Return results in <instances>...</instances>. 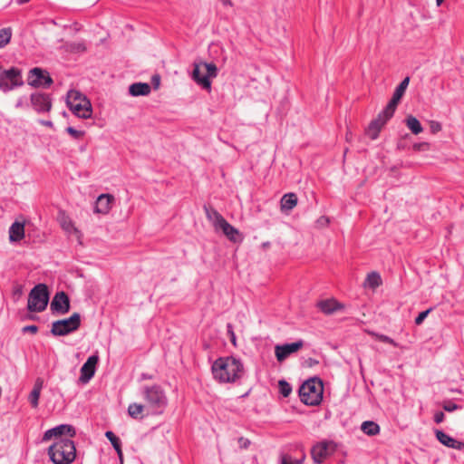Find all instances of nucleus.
I'll return each mask as SVG.
<instances>
[{
    "label": "nucleus",
    "mask_w": 464,
    "mask_h": 464,
    "mask_svg": "<svg viewBox=\"0 0 464 464\" xmlns=\"http://www.w3.org/2000/svg\"><path fill=\"white\" fill-rule=\"evenodd\" d=\"M213 378L218 383H236L245 374L242 361L234 356L218 357L211 366Z\"/></svg>",
    "instance_id": "f257e3e1"
},
{
    "label": "nucleus",
    "mask_w": 464,
    "mask_h": 464,
    "mask_svg": "<svg viewBox=\"0 0 464 464\" xmlns=\"http://www.w3.org/2000/svg\"><path fill=\"white\" fill-rule=\"evenodd\" d=\"M410 82V77H405L396 87L391 101L386 107L378 114V117L371 121L366 129V135L371 140H376L382 128L393 116L397 105L403 96Z\"/></svg>",
    "instance_id": "f03ea898"
},
{
    "label": "nucleus",
    "mask_w": 464,
    "mask_h": 464,
    "mask_svg": "<svg viewBox=\"0 0 464 464\" xmlns=\"http://www.w3.org/2000/svg\"><path fill=\"white\" fill-rule=\"evenodd\" d=\"M48 456L53 464H71L76 458V447L69 438H60L48 448Z\"/></svg>",
    "instance_id": "7ed1b4c3"
},
{
    "label": "nucleus",
    "mask_w": 464,
    "mask_h": 464,
    "mask_svg": "<svg viewBox=\"0 0 464 464\" xmlns=\"http://www.w3.org/2000/svg\"><path fill=\"white\" fill-rule=\"evenodd\" d=\"M141 394L151 414L163 413L168 405V398L160 385H145L141 388Z\"/></svg>",
    "instance_id": "20e7f679"
},
{
    "label": "nucleus",
    "mask_w": 464,
    "mask_h": 464,
    "mask_svg": "<svg viewBox=\"0 0 464 464\" xmlns=\"http://www.w3.org/2000/svg\"><path fill=\"white\" fill-rule=\"evenodd\" d=\"M298 392L301 401L305 405H318L323 399V382L318 377L311 378L300 386Z\"/></svg>",
    "instance_id": "39448f33"
},
{
    "label": "nucleus",
    "mask_w": 464,
    "mask_h": 464,
    "mask_svg": "<svg viewBox=\"0 0 464 464\" xmlns=\"http://www.w3.org/2000/svg\"><path fill=\"white\" fill-rule=\"evenodd\" d=\"M218 75V67L214 63L199 62L194 63L191 78L202 89L208 92L211 91L210 78Z\"/></svg>",
    "instance_id": "423d86ee"
},
{
    "label": "nucleus",
    "mask_w": 464,
    "mask_h": 464,
    "mask_svg": "<svg viewBox=\"0 0 464 464\" xmlns=\"http://www.w3.org/2000/svg\"><path fill=\"white\" fill-rule=\"evenodd\" d=\"M67 106L79 118L89 119L92 116V104L86 97L77 91H70L67 97Z\"/></svg>",
    "instance_id": "0eeeda50"
},
{
    "label": "nucleus",
    "mask_w": 464,
    "mask_h": 464,
    "mask_svg": "<svg viewBox=\"0 0 464 464\" xmlns=\"http://www.w3.org/2000/svg\"><path fill=\"white\" fill-rule=\"evenodd\" d=\"M24 84L22 70L12 66L8 69L0 67V90L6 93Z\"/></svg>",
    "instance_id": "6e6552de"
},
{
    "label": "nucleus",
    "mask_w": 464,
    "mask_h": 464,
    "mask_svg": "<svg viewBox=\"0 0 464 464\" xmlns=\"http://www.w3.org/2000/svg\"><path fill=\"white\" fill-rule=\"evenodd\" d=\"M49 301V292L46 285L38 284L29 293L27 308L30 312H43Z\"/></svg>",
    "instance_id": "1a4fd4ad"
},
{
    "label": "nucleus",
    "mask_w": 464,
    "mask_h": 464,
    "mask_svg": "<svg viewBox=\"0 0 464 464\" xmlns=\"http://www.w3.org/2000/svg\"><path fill=\"white\" fill-rule=\"evenodd\" d=\"M80 326L81 315L79 313H73L69 318L53 322L50 333L53 336H65L77 331Z\"/></svg>",
    "instance_id": "9d476101"
},
{
    "label": "nucleus",
    "mask_w": 464,
    "mask_h": 464,
    "mask_svg": "<svg viewBox=\"0 0 464 464\" xmlns=\"http://www.w3.org/2000/svg\"><path fill=\"white\" fill-rule=\"evenodd\" d=\"M337 449V445L333 440H322L314 444L311 449V455L315 464L323 462L331 457Z\"/></svg>",
    "instance_id": "9b49d317"
},
{
    "label": "nucleus",
    "mask_w": 464,
    "mask_h": 464,
    "mask_svg": "<svg viewBox=\"0 0 464 464\" xmlns=\"http://www.w3.org/2000/svg\"><path fill=\"white\" fill-rule=\"evenodd\" d=\"M53 81L46 70L34 67L28 72L27 83L34 88L47 89Z\"/></svg>",
    "instance_id": "f8f14e48"
},
{
    "label": "nucleus",
    "mask_w": 464,
    "mask_h": 464,
    "mask_svg": "<svg viewBox=\"0 0 464 464\" xmlns=\"http://www.w3.org/2000/svg\"><path fill=\"white\" fill-rule=\"evenodd\" d=\"M30 105L37 113H48L52 110V95L45 92H36L30 96Z\"/></svg>",
    "instance_id": "ddd939ff"
},
{
    "label": "nucleus",
    "mask_w": 464,
    "mask_h": 464,
    "mask_svg": "<svg viewBox=\"0 0 464 464\" xmlns=\"http://www.w3.org/2000/svg\"><path fill=\"white\" fill-rule=\"evenodd\" d=\"M76 435L75 428L71 424H60L52 429L47 430L43 436V440H50L53 438L57 440L63 436H68L69 439L73 438Z\"/></svg>",
    "instance_id": "4468645a"
},
{
    "label": "nucleus",
    "mask_w": 464,
    "mask_h": 464,
    "mask_svg": "<svg viewBox=\"0 0 464 464\" xmlns=\"http://www.w3.org/2000/svg\"><path fill=\"white\" fill-rule=\"evenodd\" d=\"M304 346V341L298 340L292 343L276 344L275 346V354L276 360L280 362H284L291 354L296 353Z\"/></svg>",
    "instance_id": "2eb2a0df"
},
{
    "label": "nucleus",
    "mask_w": 464,
    "mask_h": 464,
    "mask_svg": "<svg viewBox=\"0 0 464 464\" xmlns=\"http://www.w3.org/2000/svg\"><path fill=\"white\" fill-rule=\"evenodd\" d=\"M51 310L53 314H65L70 310V300L68 295L63 292H58L51 302Z\"/></svg>",
    "instance_id": "dca6fc26"
},
{
    "label": "nucleus",
    "mask_w": 464,
    "mask_h": 464,
    "mask_svg": "<svg viewBox=\"0 0 464 464\" xmlns=\"http://www.w3.org/2000/svg\"><path fill=\"white\" fill-rule=\"evenodd\" d=\"M98 362V355H92L87 359V361L81 367V382L86 383L93 377Z\"/></svg>",
    "instance_id": "f3484780"
},
{
    "label": "nucleus",
    "mask_w": 464,
    "mask_h": 464,
    "mask_svg": "<svg viewBox=\"0 0 464 464\" xmlns=\"http://www.w3.org/2000/svg\"><path fill=\"white\" fill-rule=\"evenodd\" d=\"M435 436H436V439L442 445H444L450 449H454V450H464V441H459L442 430H436Z\"/></svg>",
    "instance_id": "a211bd4d"
},
{
    "label": "nucleus",
    "mask_w": 464,
    "mask_h": 464,
    "mask_svg": "<svg viewBox=\"0 0 464 464\" xmlns=\"http://www.w3.org/2000/svg\"><path fill=\"white\" fill-rule=\"evenodd\" d=\"M25 223L15 220L9 227V241L11 243L19 242L24 237Z\"/></svg>",
    "instance_id": "6ab92c4d"
},
{
    "label": "nucleus",
    "mask_w": 464,
    "mask_h": 464,
    "mask_svg": "<svg viewBox=\"0 0 464 464\" xmlns=\"http://www.w3.org/2000/svg\"><path fill=\"white\" fill-rule=\"evenodd\" d=\"M113 197L109 194H102L98 197L95 204V212L105 214L109 212Z\"/></svg>",
    "instance_id": "aec40b11"
},
{
    "label": "nucleus",
    "mask_w": 464,
    "mask_h": 464,
    "mask_svg": "<svg viewBox=\"0 0 464 464\" xmlns=\"http://www.w3.org/2000/svg\"><path fill=\"white\" fill-rule=\"evenodd\" d=\"M150 91V85L147 82H135L129 87L130 94L134 97L148 95Z\"/></svg>",
    "instance_id": "412c9836"
},
{
    "label": "nucleus",
    "mask_w": 464,
    "mask_h": 464,
    "mask_svg": "<svg viewBox=\"0 0 464 464\" xmlns=\"http://www.w3.org/2000/svg\"><path fill=\"white\" fill-rule=\"evenodd\" d=\"M207 218L212 223L215 229H218V226L225 220L224 217L215 208L204 206Z\"/></svg>",
    "instance_id": "4be33fe9"
},
{
    "label": "nucleus",
    "mask_w": 464,
    "mask_h": 464,
    "mask_svg": "<svg viewBox=\"0 0 464 464\" xmlns=\"http://www.w3.org/2000/svg\"><path fill=\"white\" fill-rule=\"evenodd\" d=\"M317 306L325 314H331L342 308L341 304L334 299L323 300Z\"/></svg>",
    "instance_id": "5701e85b"
},
{
    "label": "nucleus",
    "mask_w": 464,
    "mask_h": 464,
    "mask_svg": "<svg viewBox=\"0 0 464 464\" xmlns=\"http://www.w3.org/2000/svg\"><path fill=\"white\" fill-rule=\"evenodd\" d=\"M218 229L222 230L224 235L232 242L237 241L239 231L230 225L226 219L218 226Z\"/></svg>",
    "instance_id": "b1692460"
},
{
    "label": "nucleus",
    "mask_w": 464,
    "mask_h": 464,
    "mask_svg": "<svg viewBox=\"0 0 464 464\" xmlns=\"http://www.w3.org/2000/svg\"><path fill=\"white\" fill-rule=\"evenodd\" d=\"M280 204L283 212L290 211L297 205V197L295 193L285 194L281 198Z\"/></svg>",
    "instance_id": "393cba45"
},
{
    "label": "nucleus",
    "mask_w": 464,
    "mask_h": 464,
    "mask_svg": "<svg viewBox=\"0 0 464 464\" xmlns=\"http://www.w3.org/2000/svg\"><path fill=\"white\" fill-rule=\"evenodd\" d=\"M105 437L110 440L113 449L116 450L117 455L121 461H122L123 454L121 450V441L112 431L108 430L105 432Z\"/></svg>",
    "instance_id": "a878e982"
},
{
    "label": "nucleus",
    "mask_w": 464,
    "mask_h": 464,
    "mask_svg": "<svg viewBox=\"0 0 464 464\" xmlns=\"http://www.w3.org/2000/svg\"><path fill=\"white\" fill-rule=\"evenodd\" d=\"M362 431L368 436H375L380 433L381 428L372 420H365L361 425Z\"/></svg>",
    "instance_id": "bb28decb"
},
{
    "label": "nucleus",
    "mask_w": 464,
    "mask_h": 464,
    "mask_svg": "<svg viewBox=\"0 0 464 464\" xmlns=\"http://www.w3.org/2000/svg\"><path fill=\"white\" fill-rule=\"evenodd\" d=\"M382 284V277L378 272L372 271L367 275L364 286L375 289Z\"/></svg>",
    "instance_id": "cd10ccee"
},
{
    "label": "nucleus",
    "mask_w": 464,
    "mask_h": 464,
    "mask_svg": "<svg viewBox=\"0 0 464 464\" xmlns=\"http://www.w3.org/2000/svg\"><path fill=\"white\" fill-rule=\"evenodd\" d=\"M405 122H406L407 127L411 130V131L413 134L418 135L420 132H422L423 128H422L420 121L416 117L410 115L406 118Z\"/></svg>",
    "instance_id": "c85d7f7f"
},
{
    "label": "nucleus",
    "mask_w": 464,
    "mask_h": 464,
    "mask_svg": "<svg viewBox=\"0 0 464 464\" xmlns=\"http://www.w3.org/2000/svg\"><path fill=\"white\" fill-rule=\"evenodd\" d=\"M64 48L66 51L72 53H83L86 51L84 42H69L65 44Z\"/></svg>",
    "instance_id": "c756f323"
},
{
    "label": "nucleus",
    "mask_w": 464,
    "mask_h": 464,
    "mask_svg": "<svg viewBox=\"0 0 464 464\" xmlns=\"http://www.w3.org/2000/svg\"><path fill=\"white\" fill-rule=\"evenodd\" d=\"M143 410L144 405L139 403H130L128 407V413L133 419H140L141 418Z\"/></svg>",
    "instance_id": "7c9ffc66"
},
{
    "label": "nucleus",
    "mask_w": 464,
    "mask_h": 464,
    "mask_svg": "<svg viewBox=\"0 0 464 464\" xmlns=\"http://www.w3.org/2000/svg\"><path fill=\"white\" fill-rule=\"evenodd\" d=\"M12 29L10 27L0 30V48H4L11 40Z\"/></svg>",
    "instance_id": "2f4dec72"
},
{
    "label": "nucleus",
    "mask_w": 464,
    "mask_h": 464,
    "mask_svg": "<svg viewBox=\"0 0 464 464\" xmlns=\"http://www.w3.org/2000/svg\"><path fill=\"white\" fill-rule=\"evenodd\" d=\"M371 334L378 341L380 342H382V343H389L394 347H397L398 346V343L392 339L391 338L390 336L388 335H385V334H378V333H371Z\"/></svg>",
    "instance_id": "473e14b6"
},
{
    "label": "nucleus",
    "mask_w": 464,
    "mask_h": 464,
    "mask_svg": "<svg viewBox=\"0 0 464 464\" xmlns=\"http://www.w3.org/2000/svg\"><path fill=\"white\" fill-rule=\"evenodd\" d=\"M41 392L36 390H32L28 396V401L32 408L36 409L39 405V399H40Z\"/></svg>",
    "instance_id": "72a5a7b5"
},
{
    "label": "nucleus",
    "mask_w": 464,
    "mask_h": 464,
    "mask_svg": "<svg viewBox=\"0 0 464 464\" xmlns=\"http://www.w3.org/2000/svg\"><path fill=\"white\" fill-rule=\"evenodd\" d=\"M278 388L280 393L284 397H288L290 393L292 392V387L291 385L285 380H281L278 382Z\"/></svg>",
    "instance_id": "f704fd0d"
},
{
    "label": "nucleus",
    "mask_w": 464,
    "mask_h": 464,
    "mask_svg": "<svg viewBox=\"0 0 464 464\" xmlns=\"http://www.w3.org/2000/svg\"><path fill=\"white\" fill-rule=\"evenodd\" d=\"M66 132L70 134L74 140H80L85 134L83 130H78L72 126L66 128Z\"/></svg>",
    "instance_id": "c9c22d12"
},
{
    "label": "nucleus",
    "mask_w": 464,
    "mask_h": 464,
    "mask_svg": "<svg viewBox=\"0 0 464 464\" xmlns=\"http://www.w3.org/2000/svg\"><path fill=\"white\" fill-rule=\"evenodd\" d=\"M432 310L433 307H430L429 309L420 312L419 315L415 318V324L417 325H420Z\"/></svg>",
    "instance_id": "e433bc0d"
},
{
    "label": "nucleus",
    "mask_w": 464,
    "mask_h": 464,
    "mask_svg": "<svg viewBox=\"0 0 464 464\" xmlns=\"http://www.w3.org/2000/svg\"><path fill=\"white\" fill-rule=\"evenodd\" d=\"M442 407H443L444 411H449V412H452V411L461 408L460 405H458L457 403H455L451 401H445L443 403Z\"/></svg>",
    "instance_id": "4c0bfd02"
},
{
    "label": "nucleus",
    "mask_w": 464,
    "mask_h": 464,
    "mask_svg": "<svg viewBox=\"0 0 464 464\" xmlns=\"http://www.w3.org/2000/svg\"><path fill=\"white\" fill-rule=\"evenodd\" d=\"M412 147L415 151H425L429 150L430 144L428 142H418L414 143Z\"/></svg>",
    "instance_id": "58836bf2"
},
{
    "label": "nucleus",
    "mask_w": 464,
    "mask_h": 464,
    "mask_svg": "<svg viewBox=\"0 0 464 464\" xmlns=\"http://www.w3.org/2000/svg\"><path fill=\"white\" fill-rule=\"evenodd\" d=\"M441 123L437 121H431L430 122V129L432 133H437L441 130Z\"/></svg>",
    "instance_id": "ea45409f"
},
{
    "label": "nucleus",
    "mask_w": 464,
    "mask_h": 464,
    "mask_svg": "<svg viewBox=\"0 0 464 464\" xmlns=\"http://www.w3.org/2000/svg\"><path fill=\"white\" fill-rule=\"evenodd\" d=\"M238 445L240 449H247L250 445V440L246 438L240 437L238 438Z\"/></svg>",
    "instance_id": "a19ab883"
},
{
    "label": "nucleus",
    "mask_w": 464,
    "mask_h": 464,
    "mask_svg": "<svg viewBox=\"0 0 464 464\" xmlns=\"http://www.w3.org/2000/svg\"><path fill=\"white\" fill-rule=\"evenodd\" d=\"M43 387H44V380L40 377L36 378V380L34 381L33 389L42 392Z\"/></svg>",
    "instance_id": "79ce46f5"
},
{
    "label": "nucleus",
    "mask_w": 464,
    "mask_h": 464,
    "mask_svg": "<svg viewBox=\"0 0 464 464\" xmlns=\"http://www.w3.org/2000/svg\"><path fill=\"white\" fill-rule=\"evenodd\" d=\"M329 223L330 220L325 216H322L316 220V224L318 227H326Z\"/></svg>",
    "instance_id": "37998d69"
},
{
    "label": "nucleus",
    "mask_w": 464,
    "mask_h": 464,
    "mask_svg": "<svg viewBox=\"0 0 464 464\" xmlns=\"http://www.w3.org/2000/svg\"><path fill=\"white\" fill-rule=\"evenodd\" d=\"M29 107V103L26 102L25 97H20L15 103V108Z\"/></svg>",
    "instance_id": "c03bdc74"
},
{
    "label": "nucleus",
    "mask_w": 464,
    "mask_h": 464,
    "mask_svg": "<svg viewBox=\"0 0 464 464\" xmlns=\"http://www.w3.org/2000/svg\"><path fill=\"white\" fill-rule=\"evenodd\" d=\"M445 414L442 411H436L433 420L436 423H441L444 420Z\"/></svg>",
    "instance_id": "a18cd8bd"
},
{
    "label": "nucleus",
    "mask_w": 464,
    "mask_h": 464,
    "mask_svg": "<svg viewBox=\"0 0 464 464\" xmlns=\"http://www.w3.org/2000/svg\"><path fill=\"white\" fill-rule=\"evenodd\" d=\"M37 331H38V327L34 324L26 325L23 328L24 333L30 332L32 334H36Z\"/></svg>",
    "instance_id": "49530a36"
},
{
    "label": "nucleus",
    "mask_w": 464,
    "mask_h": 464,
    "mask_svg": "<svg viewBox=\"0 0 464 464\" xmlns=\"http://www.w3.org/2000/svg\"><path fill=\"white\" fill-rule=\"evenodd\" d=\"M227 333L230 334V340L235 344L236 343V335L234 334L232 324H227Z\"/></svg>",
    "instance_id": "de8ad7c7"
},
{
    "label": "nucleus",
    "mask_w": 464,
    "mask_h": 464,
    "mask_svg": "<svg viewBox=\"0 0 464 464\" xmlns=\"http://www.w3.org/2000/svg\"><path fill=\"white\" fill-rule=\"evenodd\" d=\"M39 122H40V124H42L44 126H46V127H49V128H53V123L51 121L41 120V121H39Z\"/></svg>",
    "instance_id": "09e8293b"
},
{
    "label": "nucleus",
    "mask_w": 464,
    "mask_h": 464,
    "mask_svg": "<svg viewBox=\"0 0 464 464\" xmlns=\"http://www.w3.org/2000/svg\"><path fill=\"white\" fill-rule=\"evenodd\" d=\"M63 227L65 230L70 231L71 228L72 227V224L71 223V221H69V222L64 221L63 224Z\"/></svg>",
    "instance_id": "8fccbe9b"
},
{
    "label": "nucleus",
    "mask_w": 464,
    "mask_h": 464,
    "mask_svg": "<svg viewBox=\"0 0 464 464\" xmlns=\"http://www.w3.org/2000/svg\"><path fill=\"white\" fill-rule=\"evenodd\" d=\"M307 362H308L309 366H313V365L318 364V361L315 360V359H313V358H309Z\"/></svg>",
    "instance_id": "3c124183"
},
{
    "label": "nucleus",
    "mask_w": 464,
    "mask_h": 464,
    "mask_svg": "<svg viewBox=\"0 0 464 464\" xmlns=\"http://www.w3.org/2000/svg\"><path fill=\"white\" fill-rule=\"evenodd\" d=\"M140 379H141V380H150V379H152V376H151V375H150V374H148V373H142V374L140 375Z\"/></svg>",
    "instance_id": "603ef678"
},
{
    "label": "nucleus",
    "mask_w": 464,
    "mask_h": 464,
    "mask_svg": "<svg viewBox=\"0 0 464 464\" xmlns=\"http://www.w3.org/2000/svg\"><path fill=\"white\" fill-rule=\"evenodd\" d=\"M30 0H16V3L18 5H24V4H26L28 3Z\"/></svg>",
    "instance_id": "864d4df0"
},
{
    "label": "nucleus",
    "mask_w": 464,
    "mask_h": 464,
    "mask_svg": "<svg viewBox=\"0 0 464 464\" xmlns=\"http://www.w3.org/2000/svg\"><path fill=\"white\" fill-rule=\"evenodd\" d=\"M443 2L444 0H436V5L440 6Z\"/></svg>",
    "instance_id": "5fc2aeb1"
},
{
    "label": "nucleus",
    "mask_w": 464,
    "mask_h": 464,
    "mask_svg": "<svg viewBox=\"0 0 464 464\" xmlns=\"http://www.w3.org/2000/svg\"><path fill=\"white\" fill-rule=\"evenodd\" d=\"M155 82H160V78H159V77H157V79H155Z\"/></svg>",
    "instance_id": "6e6d98bb"
},
{
    "label": "nucleus",
    "mask_w": 464,
    "mask_h": 464,
    "mask_svg": "<svg viewBox=\"0 0 464 464\" xmlns=\"http://www.w3.org/2000/svg\"><path fill=\"white\" fill-rule=\"evenodd\" d=\"M155 82H160V78H159V77H157V79H155Z\"/></svg>",
    "instance_id": "4d7b16f0"
},
{
    "label": "nucleus",
    "mask_w": 464,
    "mask_h": 464,
    "mask_svg": "<svg viewBox=\"0 0 464 464\" xmlns=\"http://www.w3.org/2000/svg\"><path fill=\"white\" fill-rule=\"evenodd\" d=\"M268 245H269V243H268V242H267V243H264V246H267Z\"/></svg>",
    "instance_id": "13d9d810"
}]
</instances>
